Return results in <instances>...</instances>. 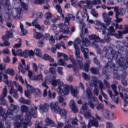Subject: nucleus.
I'll return each instance as SVG.
<instances>
[{
  "mask_svg": "<svg viewBox=\"0 0 128 128\" xmlns=\"http://www.w3.org/2000/svg\"><path fill=\"white\" fill-rule=\"evenodd\" d=\"M55 8L57 10L58 12L60 14V16H58V17L60 18L61 20H63L64 16L62 14V11L60 5L58 4H57L55 6Z\"/></svg>",
  "mask_w": 128,
  "mask_h": 128,
  "instance_id": "14",
  "label": "nucleus"
},
{
  "mask_svg": "<svg viewBox=\"0 0 128 128\" xmlns=\"http://www.w3.org/2000/svg\"><path fill=\"white\" fill-rule=\"evenodd\" d=\"M20 27L22 33L21 34L23 36L26 35L28 32L27 30L24 28L23 26V25L21 24H20Z\"/></svg>",
  "mask_w": 128,
  "mask_h": 128,
  "instance_id": "42",
  "label": "nucleus"
},
{
  "mask_svg": "<svg viewBox=\"0 0 128 128\" xmlns=\"http://www.w3.org/2000/svg\"><path fill=\"white\" fill-rule=\"evenodd\" d=\"M100 92L101 94L103 96L104 98L106 100H107L108 96L107 94L104 92L103 90H105V88L103 82L101 80H99L98 82Z\"/></svg>",
  "mask_w": 128,
  "mask_h": 128,
  "instance_id": "5",
  "label": "nucleus"
},
{
  "mask_svg": "<svg viewBox=\"0 0 128 128\" xmlns=\"http://www.w3.org/2000/svg\"><path fill=\"white\" fill-rule=\"evenodd\" d=\"M97 42H98L95 40L92 41L91 43L92 46L95 48H98L99 46Z\"/></svg>",
  "mask_w": 128,
  "mask_h": 128,
  "instance_id": "54",
  "label": "nucleus"
},
{
  "mask_svg": "<svg viewBox=\"0 0 128 128\" xmlns=\"http://www.w3.org/2000/svg\"><path fill=\"white\" fill-rule=\"evenodd\" d=\"M45 121L47 125L53 127L56 126V124L50 118H47L46 119Z\"/></svg>",
  "mask_w": 128,
  "mask_h": 128,
  "instance_id": "22",
  "label": "nucleus"
},
{
  "mask_svg": "<svg viewBox=\"0 0 128 128\" xmlns=\"http://www.w3.org/2000/svg\"><path fill=\"white\" fill-rule=\"evenodd\" d=\"M26 86L28 90L30 93L34 91V89L33 87L30 84H27Z\"/></svg>",
  "mask_w": 128,
  "mask_h": 128,
  "instance_id": "47",
  "label": "nucleus"
},
{
  "mask_svg": "<svg viewBox=\"0 0 128 128\" xmlns=\"http://www.w3.org/2000/svg\"><path fill=\"white\" fill-rule=\"evenodd\" d=\"M98 68L92 67L90 69L91 73L93 74L96 75L99 73V71Z\"/></svg>",
  "mask_w": 128,
  "mask_h": 128,
  "instance_id": "24",
  "label": "nucleus"
},
{
  "mask_svg": "<svg viewBox=\"0 0 128 128\" xmlns=\"http://www.w3.org/2000/svg\"><path fill=\"white\" fill-rule=\"evenodd\" d=\"M71 120L72 125H74L75 124L78 125V124L77 123V122L78 121V120L77 118L76 117H74L72 118Z\"/></svg>",
  "mask_w": 128,
  "mask_h": 128,
  "instance_id": "56",
  "label": "nucleus"
},
{
  "mask_svg": "<svg viewBox=\"0 0 128 128\" xmlns=\"http://www.w3.org/2000/svg\"><path fill=\"white\" fill-rule=\"evenodd\" d=\"M49 108V105L47 103H45L44 104H40L39 106V110L42 113L46 112H48Z\"/></svg>",
  "mask_w": 128,
  "mask_h": 128,
  "instance_id": "8",
  "label": "nucleus"
},
{
  "mask_svg": "<svg viewBox=\"0 0 128 128\" xmlns=\"http://www.w3.org/2000/svg\"><path fill=\"white\" fill-rule=\"evenodd\" d=\"M107 30L109 32V34L110 36H113L116 32L115 30L112 26H109V28L107 29Z\"/></svg>",
  "mask_w": 128,
  "mask_h": 128,
  "instance_id": "36",
  "label": "nucleus"
},
{
  "mask_svg": "<svg viewBox=\"0 0 128 128\" xmlns=\"http://www.w3.org/2000/svg\"><path fill=\"white\" fill-rule=\"evenodd\" d=\"M86 97L88 99H90L92 96L91 90L89 89H87L86 90Z\"/></svg>",
  "mask_w": 128,
  "mask_h": 128,
  "instance_id": "39",
  "label": "nucleus"
},
{
  "mask_svg": "<svg viewBox=\"0 0 128 128\" xmlns=\"http://www.w3.org/2000/svg\"><path fill=\"white\" fill-rule=\"evenodd\" d=\"M58 102H51L50 104V106L52 112L54 113H59L60 110Z\"/></svg>",
  "mask_w": 128,
  "mask_h": 128,
  "instance_id": "7",
  "label": "nucleus"
},
{
  "mask_svg": "<svg viewBox=\"0 0 128 128\" xmlns=\"http://www.w3.org/2000/svg\"><path fill=\"white\" fill-rule=\"evenodd\" d=\"M63 68L60 67H58L57 68V72L60 75H62L63 74L62 71Z\"/></svg>",
  "mask_w": 128,
  "mask_h": 128,
  "instance_id": "61",
  "label": "nucleus"
},
{
  "mask_svg": "<svg viewBox=\"0 0 128 128\" xmlns=\"http://www.w3.org/2000/svg\"><path fill=\"white\" fill-rule=\"evenodd\" d=\"M68 18L67 17H66L64 22L65 25L66 26H68L69 25L70 20H73L75 19V17L71 14H68Z\"/></svg>",
  "mask_w": 128,
  "mask_h": 128,
  "instance_id": "11",
  "label": "nucleus"
},
{
  "mask_svg": "<svg viewBox=\"0 0 128 128\" xmlns=\"http://www.w3.org/2000/svg\"><path fill=\"white\" fill-rule=\"evenodd\" d=\"M21 123L24 124L23 128H27V126L28 125L29 122L25 121V120H23L22 121Z\"/></svg>",
  "mask_w": 128,
  "mask_h": 128,
  "instance_id": "64",
  "label": "nucleus"
},
{
  "mask_svg": "<svg viewBox=\"0 0 128 128\" xmlns=\"http://www.w3.org/2000/svg\"><path fill=\"white\" fill-rule=\"evenodd\" d=\"M82 44H83L84 46H85L86 47L89 46L90 45V42L88 38L87 37L85 38L82 40Z\"/></svg>",
  "mask_w": 128,
  "mask_h": 128,
  "instance_id": "31",
  "label": "nucleus"
},
{
  "mask_svg": "<svg viewBox=\"0 0 128 128\" xmlns=\"http://www.w3.org/2000/svg\"><path fill=\"white\" fill-rule=\"evenodd\" d=\"M113 114V113H112L107 110H104L102 113V115L103 117L111 120H114L116 118V117L115 118H112V116Z\"/></svg>",
  "mask_w": 128,
  "mask_h": 128,
  "instance_id": "9",
  "label": "nucleus"
},
{
  "mask_svg": "<svg viewBox=\"0 0 128 128\" xmlns=\"http://www.w3.org/2000/svg\"><path fill=\"white\" fill-rule=\"evenodd\" d=\"M76 17L77 21H78L80 24H82L83 22L82 20V15L81 12L80 10L78 11L76 14Z\"/></svg>",
  "mask_w": 128,
  "mask_h": 128,
  "instance_id": "15",
  "label": "nucleus"
},
{
  "mask_svg": "<svg viewBox=\"0 0 128 128\" xmlns=\"http://www.w3.org/2000/svg\"><path fill=\"white\" fill-rule=\"evenodd\" d=\"M83 22L81 24H80V29L81 30L80 36L81 38L82 39L84 37V35L83 34L82 30H83V27H84L86 26L85 24L84 23H83Z\"/></svg>",
  "mask_w": 128,
  "mask_h": 128,
  "instance_id": "32",
  "label": "nucleus"
},
{
  "mask_svg": "<svg viewBox=\"0 0 128 128\" xmlns=\"http://www.w3.org/2000/svg\"><path fill=\"white\" fill-rule=\"evenodd\" d=\"M94 62L98 66V68H100L102 67V65L100 63L99 61L97 59L96 57H94L93 59Z\"/></svg>",
  "mask_w": 128,
  "mask_h": 128,
  "instance_id": "34",
  "label": "nucleus"
},
{
  "mask_svg": "<svg viewBox=\"0 0 128 128\" xmlns=\"http://www.w3.org/2000/svg\"><path fill=\"white\" fill-rule=\"evenodd\" d=\"M102 16L104 18V22L108 25H110L111 23V18L108 16V14L106 13H104L102 14Z\"/></svg>",
  "mask_w": 128,
  "mask_h": 128,
  "instance_id": "12",
  "label": "nucleus"
},
{
  "mask_svg": "<svg viewBox=\"0 0 128 128\" xmlns=\"http://www.w3.org/2000/svg\"><path fill=\"white\" fill-rule=\"evenodd\" d=\"M8 73L10 75L12 76L15 74V72L14 70L11 68H8L7 70Z\"/></svg>",
  "mask_w": 128,
  "mask_h": 128,
  "instance_id": "59",
  "label": "nucleus"
},
{
  "mask_svg": "<svg viewBox=\"0 0 128 128\" xmlns=\"http://www.w3.org/2000/svg\"><path fill=\"white\" fill-rule=\"evenodd\" d=\"M68 86L69 87H67L66 88H64V90H62V94L64 95H68L70 92V90H71L72 88V86L70 85H68Z\"/></svg>",
  "mask_w": 128,
  "mask_h": 128,
  "instance_id": "19",
  "label": "nucleus"
},
{
  "mask_svg": "<svg viewBox=\"0 0 128 128\" xmlns=\"http://www.w3.org/2000/svg\"><path fill=\"white\" fill-rule=\"evenodd\" d=\"M60 82V79L52 80L51 81V83L52 85L55 86L57 85L58 82Z\"/></svg>",
  "mask_w": 128,
  "mask_h": 128,
  "instance_id": "50",
  "label": "nucleus"
},
{
  "mask_svg": "<svg viewBox=\"0 0 128 128\" xmlns=\"http://www.w3.org/2000/svg\"><path fill=\"white\" fill-rule=\"evenodd\" d=\"M111 55L112 56V58L115 59L117 58L119 52L118 51H116L114 50H111L110 52Z\"/></svg>",
  "mask_w": 128,
  "mask_h": 128,
  "instance_id": "25",
  "label": "nucleus"
},
{
  "mask_svg": "<svg viewBox=\"0 0 128 128\" xmlns=\"http://www.w3.org/2000/svg\"><path fill=\"white\" fill-rule=\"evenodd\" d=\"M58 84L59 85V86H62L64 88H66L67 87H69V86H68V84H64L63 82L61 81L60 80V82H58Z\"/></svg>",
  "mask_w": 128,
  "mask_h": 128,
  "instance_id": "55",
  "label": "nucleus"
},
{
  "mask_svg": "<svg viewBox=\"0 0 128 128\" xmlns=\"http://www.w3.org/2000/svg\"><path fill=\"white\" fill-rule=\"evenodd\" d=\"M42 58L43 59L45 60H49L50 62H52L54 61V59L53 58H51L50 56L46 54H44Z\"/></svg>",
  "mask_w": 128,
  "mask_h": 128,
  "instance_id": "27",
  "label": "nucleus"
},
{
  "mask_svg": "<svg viewBox=\"0 0 128 128\" xmlns=\"http://www.w3.org/2000/svg\"><path fill=\"white\" fill-rule=\"evenodd\" d=\"M118 89L120 96L122 98L123 97V94L124 93H126L128 92L127 90L120 85H119L118 86Z\"/></svg>",
  "mask_w": 128,
  "mask_h": 128,
  "instance_id": "16",
  "label": "nucleus"
},
{
  "mask_svg": "<svg viewBox=\"0 0 128 128\" xmlns=\"http://www.w3.org/2000/svg\"><path fill=\"white\" fill-rule=\"evenodd\" d=\"M56 113L60 114L61 115V116L63 117L64 116L65 118L66 117V111L64 109L61 110L60 108V110L59 111V113Z\"/></svg>",
  "mask_w": 128,
  "mask_h": 128,
  "instance_id": "45",
  "label": "nucleus"
},
{
  "mask_svg": "<svg viewBox=\"0 0 128 128\" xmlns=\"http://www.w3.org/2000/svg\"><path fill=\"white\" fill-rule=\"evenodd\" d=\"M89 38L90 40H94L96 42H99L100 38L94 34L90 35L89 36Z\"/></svg>",
  "mask_w": 128,
  "mask_h": 128,
  "instance_id": "26",
  "label": "nucleus"
},
{
  "mask_svg": "<svg viewBox=\"0 0 128 128\" xmlns=\"http://www.w3.org/2000/svg\"><path fill=\"white\" fill-rule=\"evenodd\" d=\"M0 1L3 2V3L5 2L3 5L7 14L9 16H12L14 17H18L16 16L15 13H14L13 9L11 8L9 0H0Z\"/></svg>",
  "mask_w": 128,
  "mask_h": 128,
  "instance_id": "1",
  "label": "nucleus"
},
{
  "mask_svg": "<svg viewBox=\"0 0 128 128\" xmlns=\"http://www.w3.org/2000/svg\"><path fill=\"white\" fill-rule=\"evenodd\" d=\"M3 76V78L4 79L3 80V81L7 83L8 81V77L7 76V73L6 72L4 74H2Z\"/></svg>",
  "mask_w": 128,
  "mask_h": 128,
  "instance_id": "52",
  "label": "nucleus"
},
{
  "mask_svg": "<svg viewBox=\"0 0 128 128\" xmlns=\"http://www.w3.org/2000/svg\"><path fill=\"white\" fill-rule=\"evenodd\" d=\"M98 126V121L97 120L93 121L91 119L89 121L88 124L87 125V127L89 128L91 127L92 126H94L97 128Z\"/></svg>",
  "mask_w": 128,
  "mask_h": 128,
  "instance_id": "17",
  "label": "nucleus"
},
{
  "mask_svg": "<svg viewBox=\"0 0 128 128\" xmlns=\"http://www.w3.org/2000/svg\"><path fill=\"white\" fill-rule=\"evenodd\" d=\"M28 109V107L24 105H22L21 107L20 110L22 112H26Z\"/></svg>",
  "mask_w": 128,
  "mask_h": 128,
  "instance_id": "46",
  "label": "nucleus"
},
{
  "mask_svg": "<svg viewBox=\"0 0 128 128\" xmlns=\"http://www.w3.org/2000/svg\"><path fill=\"white\" fill-rule=\"evenodd\" d=\"M14 118L12 117H9L8 116H7L6 117V119L4 118V119L5 120V125L7 128H9L11 126V124L10 122L9 121L7 120H10L12 119H14Z\"/></svg>",
  "mask_w": 128,
  "mask_h": 128,
  "instance_id": "21",
  "label": "nucleus"
},
{
  "mask_svg": "<svg viewBox=\"0 0 128 128\" xmlns=\"http://www.w3.org/2000/svg\"><path fill=\"white\" fill-rule=\"evenodd\" d=\"M58 64L60 66H65L66 65V62L64 60L62 59H60L58 60Z\"/></svg>",
  "mask_w": 128,
  "mask_h": 128,
  "instance_id": "43",
  "label": "nucleus"
},
{
  "mask_svg": "<svg viewBox=\"0 0 128 128\" xmlns=\"http://www.w3.org/2000/svg\"><path fill=\"white\" fill-rule=\"evenodd\" d=\"M10 108L13 111H14L16 112H18L20 110V108L18 106L12 104H11Z\"/></svg>",
  "mask_w": 128,
  "mask_h": 128,
  "instance_id": "29",
  "label": "nucleus"
},
{
  "mask_svg": "<svg viewBox=\"0 0 128 128\" xmlns=\"http://www.w3.org/2000/svg\"><path fill=\"white\" fill-rule=\"evenodd\" d=\"M12 92L10 94H12V96H14L17 99L18 98V91L16 89H14L12 91Z\"/></svg>",
  "mask_w": 128,
  "mask_h": 128,
  "instance_id": "44",
  "label": "nucleus"
},
{
  "mask_svg": "<svg viewBox=\"0 0 128 128\" xmlns=\"http://www.w3.org/2000/svg\"><path fill=\"white\" fill-rule=\"evenodd\" d=\"M31 116H33L34 118L36 117V115L35 113V111L34 109L32 108L28 110V112L26 114L25 116V119L23 120L30 122Z\"/></svg>",
  "mask_w": 128,
  "mask_h": 128,
  "instance_id": "4",
  "label": "nucleus"
},
{
  "mask_svg": "<svg viewBox=\"0 0 128 128\" xmlns=\"http://www.w3.org/2000/svg\"><path fill=\"white\" fill-rule=\"evenodd\" d=\"M88 108V104L87 102H83L82 104V107L80 111V112L81 114H83L84 112L87 110Z\"/></svg>",
  "mask_w": 128,
  "mask_h": 128,
  "instance_id": "18",
  "label": "nucleus"
},
{
  "mask_svg": "<svg viewBox=\"0 0 128 128\" xmlns=\"http://www.w3.org/2000/svg\"><path fill=\"white\" fill-rule=\"evenodd\" d=\"M48 96L49 99H54L56 96V93L54 92L52 93L50 90H49L48 92Z\"/></svg>",
  "mask_w": 128,
  "mask_h": 128,
  "instance_id": "30",
  "label": "nucleus"
},
{
  "mask_svg": "<svg viewBox=\"0 0 128 128\" xmlns=\"http://www.w3.org/2000/svg\"><path fill=\"white\" fill-rule=\"evenodd\" d=\"M14 83L16 88H17V86H18L17 88L18 91L20 92L21 94H22L23 93V91L22 86L20 85H19L15 81L14 82Z\"/></svg>",
  "mask_w": 128,
  "mask_h": 128,
  "instance_id": "49",
  "label": "nucleus"
},
{
  "mask_svg": "<svg viewBox=\"0 0 128 128\" xmlns=\"http://www.w3.org/2000/svg\"><path fill=\"white\" fill-rule=\"evenodd\" d=\"M125 11L123 8H119L118 12L116 14L115 18L118 17V16L119 15L120 16H123L125 14Z\"/></svg>",
  "mask_w": 128,
  "mask_h": 128,
  "instance_id": "28",
  "label": "nucleus"
},
{
  "mask_svg": "<svg viewBox=\"0 0 128 128\" xmlns=\"http://www.w3.org/2000/svg\"><path fill=\"white\" fill-rule=\"evenodd\" d=\"M109 25H108V24H105L104 23H102L101 24L100 27L103 30H104L106 29L107 28Z\"/></svg>",
  "mask_w": 128,
  "mask_h": 128,
  "instance_id": "58",
  "label": "nucleus"
},
{
  "mask_svg": "<svg viewBox=\"0 0 128 128\" xmlns=\"http://www.w3.org/2000/svg\"><path fill=\"white\" fill-rule=\"evenodd\" d=\"M124 26V30H123L122 31L120 30L118 31V34L116 35L117 38H122V35L128 33V24H125Z\"/></svg>",
  "mask_w": 128,
  "mask_h": 128,
  "instance_id": "6",
  "label": "nucleus"
},
{
  "mask_svg": "<svg viewBox=\"0 0 128 128\" xmlns=\"http://www.w3.org/2000/svg\"><path fill=\"white\" fill-rule=\"evenodd\" d=\"M103 82L105 85L104 86L105 88H106L108 89H110V84L108 81L106 79H103Z\"/></svg>",
  "mask_w": 128,
  "mask_h": 128,
  "instance_id": "51",
  "label": "nucleus"
},
{
  "mask_svg": "<svg viewBox=\"0 0 128 128\" xmlns=\"http://www.w3.org/2000/svg\"><path fill=\"white\" fill-rule=\"evenodd\" d=\"M49 72H50L51 74H53L56 72V68L54 67H50L49 69Z\"/></svg>",
  "mask_w": 128,
  "mask_h": 128,
  "instance_id": "63",
  "label": "nucleus"
},
{
  "mask_svg": "<svg viewBox=\"0 0 128 128\" xmlns=\"http://www.w3.org/2000/svg\"><path fill=\"white\" fill-rule=\"evenodd\" d=\"M57 99L60 102H62L66 99V98L62 96H58Z\"/></svg>",
  "mask_w": 128,
  "mask_h": 128,
  "instance_id": "57",
  "label": "nucleus"
},
{
  "mask_svg": "<svg viewBox=\"0 0 128 128\" xmlns=\"http://www.w3.org/2000/svg\"><path fill=\"white\" fill-rule=\"evenodd\" d=\"M70 107L74 113H76L78 111L77 107L76 106L74 100L72 99H71L69 103Z\"/></svg>",
  "mask_w": 128,
  "mask_h": 128,
  "instance_id": "13",
  "label": "nucleus"
},
{
  "mask_svg": "<svg viewBox=\"0 0 128 128\" xmlns=\"http://www.w3.org/2000/svg\"><path fill=\"white\" fill-rule=\"evenodd\" d=\"M28 76L30 79L32 80L36 79V76L33 71H28Z\"/></svg>",
  "mask_w": 128,
  "mask_h": 128,
  "instance_id": "37",
  "label": "nucleus"
},
{
  "mask_svg": "<svg viewBox=\"0 0 128 128\" xmlns=\"http://www.w3.org/2000/svg\"><path fill=\"white\" fill-rule=\"evenodd\" d=\"M6 96L1 94L0 95V103L2 105H6L7 104L6 101L4 99Z\"/></svg>",
  "mask_w": 128,
  "mask_h": 128,
  "instance_id": "23",
  "label": "nucleus"
},
{
  "mask_svg": "<svg viewBox=\"0 0 128 128\" xmlns=\"http://www.w3.org/2000/svg\"><path fill=\"white\" fill-rule=\"evenodd\" d=\"M84 112H85L84 113H83V114H84L85 117L86 118H88L92 116V114L91 113L88 111H86V110Z\"/></svg>",
  "mask_w": 128,
  "mask_h": 128,
  "instance_id": "60",
  "label": "nucleus"
},
{
  "mask_svg": "<svg viewBox=\"0 0 128 128\" xmlns=\"http://www.w3.org/2000/svg\"><path fill=\"white\" fill-rule=\"evenodd\" d=\"M94 92L96 96H98L99 94V89L97 86V84L96 83L94 84Z\"/></svg>",
  "mask_w": 128,
  "mask_h": 128,
  "instance_id": "48",
  "label": "nucleus"
},
{
  "mask_svg": "<svg viewBox=\"0 0 128 128\" xmlns=\"http://www.w3.org/2000/svg\"><path fill=\"white\" fill-rule=\"evenodd\" d=\"M43 36V35L42 34L37 32L34 35V37L35 38L37 39L41 38L42 40H44Z\"/></svg>",
  "mask_w": 128,
  "mask_h": 128,
  "instance_id": "38",
  "label": "nucleus"
},
{
  "mask_svg": "<svg viewBox=\"0 0 128 128\" xmlns=\"http://www.w3.org/2000/svg\"><path fill=\"white\" fill-rule=\"evenodd\" d=\"M35 126L36 128H47L46 125L42 126V122L36 121L35 123Z\"/></svg>",
  "mask_w": 128,
  "mask_h": 128,
  "instance_id": "20",
  "label": "nucleus"
},
{
  "mask_svg": "<svg viewBox=\"0 0 128 128\" xmlns=\"http://www.w3.org/2000/svg\"><path fill=\"white\" fill-rule=\"evenodd\" d=\"M12 33L8 30L6 32V34L3 35L2 37V40L4 41L3 43L4 45L6 46H8L10 44V43L8 41L9 37L12 38Z\"/></svg>",
  "mask_w": 128,
  "mask_h": 128,
  "instance_id": "2",
  "label": "nucleus"
},
{
  "mask_svg": "<svg viewBox=\"0 0 128 128\" xmlns=\"http://www.w3.org/2000/svg\"><path fill=\"white\" fill-rule=\"evenodd\" d=\"M70 90V92L72 95L74 97H76L78 92L77 87L76 86H75L74 88H72Z\"/></svg>",
  "mask_w": 128,
  "mask_h": 128,
  "instance_id": "33",
  "label": "nucleus"
},
{
  "mask_svg": "<svg viewBox=\"0 0 128 128\" xmlns=\"http://www.w3.org/2000/svg\"><path fill=\"white\" fill-rule=\"evenodd\" d=\"M34 52L38 56H42V53L41 50L39 48H35L34 50Z\"/></svg>",
  "mask_w": 128,
  "mask_h": 128,
  "instance_id": "40",
  "label": "nucleus"
},
{
  "mask_svg": "<svg viewBox=\"0 0 128 128\" xmlns=\"http://www.w3.org/2000/svg\"><path fill=\"white\" fill-rule=\"evenodd\" d=\"M126 58L122 56L120 57V59L119 58L118 60H116L117 64H118L120 66L122 67L124 70H126L128 67V63L127 62L124 63V60Z\"/></svg>",
  "mask_w": 128,
  "mask_h": 128,
  "instance_id": "3",
  "label": "nucleus"
},
{
  "mask_svg": "<svg viewBox=\"0 0 128 128\" xmlns=\"http://www.w3.org/2000/svg\"><path fill=\"white\" fill-rule=\"evenodd\" d=\"M14 126L17 128H22V125L19 122H15L14 123Z\"/></svg>",
  "mask_w": 128,
  "mask_h": 128,
  "instance_id": "53",
  "label": "nucleus"
},
{
  "mask_svg": "<svg viewBox=\"0 0 128 128\" xmlns=\"http://www.w3.org/2000/svg\"><path fill=\"white\" fill-rule=\"evenodd\" d=\"M74 46L75 49L74 53L76 59L80 58L81 59L82 57L80 55V50L78 45L77 44L74 43Z\"/></svg>",
  "mask_w": 128,
  "mask_h": 128,
  "instance_id": "10",
  "label": "nucleus"
},
{
  "mask_svg": "<svg viewBox=\"0 0 128 128\" xmlns=\"http://www.w3.org/2000/svg\"><path fill=\"white\" fill-rule=\"evenodd\" d=\"M96 107L97 110L102 111L104 109V106L103 104L98 103L96 106Z\"/></svg>",
  "mask_w": 128,
  "mask_h": 128,
  "instance_id": "35",
  "label": "nucleus"
},
{
  "mask_svg": "<svg viewBox=\"0 0 128 128\" xmlns=\"http://www.w3.org/2000/svg\"><path fill=\"white\" fill-rule=\"evenodd\" d=\"M29 50H24L23 52V56H24L25 58H26L29 56Z\"/></svg>",
  "mask_w": 128,
  "mask_h": 128,
  "instance_id": "62",
  "label": "nucleus"
},
{
  "mask_svg": "<svg viewBox=\"0 0 128 128\" xmlns=\"http://www.w3.org/2000/svg\"><path fill=\"white\" fill-rule=\"evenodd\" d=\"M82 58L81 59L80 58L76 59L78 60L77 63L79 66L80 70H82L83 69V63L82 62Z\"/></svg>",
  "mask_w": 128,
  "mask_h": 128,
  "instance_id": "41",
  "label": "nucleus"
}]
</instances>
